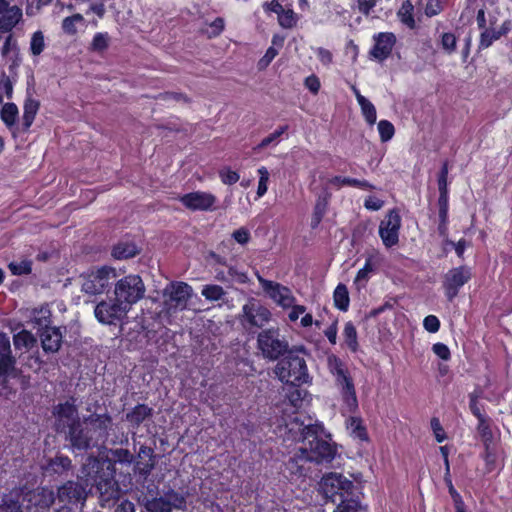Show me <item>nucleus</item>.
I'll use <instances>...</instances> for the list:
<instances>
[{"label": "nucleus", "mask_w": 512, "mask_h": 512, "mask_svg": "<svg viewBox=\"0 0 512 512\" xmlns=\"http://www.w3.org/2000/svg\"><path fill=\"white\" fill-rule=\"evenodd\" d=\"M111 424L112 417L107 412L90 414L84 417L83 422L68 430L64 434V440L72 452H87L97 446V439L93 435L98 432L101 436H107Z\"/></svg>", "instance_id": "nucleus-1"}, {"label": "nucleus", "mask_w": 512, "mask_h": 512, "mask_svg": "<svg viewBox=\"0 0 512 512\" xmlns=\"http://www.w3.org/2000/svg\"><path fill=\"white\" fill-rule=\"evenodd\" d=\"M321 432H323L321 425L304 426L301 432L302 446L290 462L308 461L316 464L331 462L335 457L336 448L329 441L320 438Z\"/></svg>", "instance_id": "nucleus-2"}, {"label": "nucleus", "mask_w": 512, "mask_h": 512, "mask_svg": "<svg viewBox=\"0 0 512 512\" xmlns=\"http://www.w3.org/2000/svg\"><path fill=\"white\" fill-rule=\"evenodd\" d=\"M116 468L112 465L108 456L97 457L90 455L83 463L79 476L88 484L90 492L97 487L106 486L115 481Z\"/></svg>", "instance_id": "nucleus-3"}, {"label": "nucleus", "mask_w": 512, "mask_h": 512, "mask_svg": "<svg viewBox=\"0 0 512 512\" xmlns=\"http://www.w3.org/2000/svg\"><path fill=\"white\" fill-rule=\"evenodd\" d=\"M274 373L282 382L292 385L305 383L309 377L304 358L299 357L293 351H288L277 363Z\"/></svg>", "instance_id": "nucleus-4"}, {"label": "nucleus", "mask_w": 512, "mask_h": 512, "mask_svg": "<svg viewBox=\"0 0 512 512\" xmlns=\"http://www.w3.org/2000/svg\"><path fill=\"white\" fill-rule=\"evenodd\" d=\"M57 500L64 505L83 507L91 495L90 488L78 475L76 480H67L57 487Z\"/></svg>", "instance_id": "nucleus-5"}, {"label": "nucleus", "mask_w": 512, "mask_h": 512, "mask_svg": "<svg viewBox=\"0 0 512 512\" xmlns=\"http://www.w3.org/2000/svg\"><path fill=\"white\" fill-rule=\"evenodd\" d=\"M52 414L54 416V430L58 434H66L68 430L80 423L76 398L71 396L64 403H58L53 407Z\"/></svg>", "instance_id": "nucleus-6"}, {"label": "nucleus", "mask_w": 512, "mask_h": 512, "mask_svg": "<svg viewBox=\"0 0 512 512\" xmlns=\"http://www.w3.org/2000/svg\"><path fill=\"white\" fill-rule=\"evenodd\" d=\"M145 290L141 277L131 274L116 282L114 295L131 308L144 297Z\"/></svg>", "instance_id": "nucleus-7"}, {"label": "nucleus", "mask_w": 512, "mask_h": 512, "mask_svg": "<svg viewBox=\"0 0 512 512\" xmlns=\"http://www.w3.org/2000/svg\"><path fill=\"white\" fill-rule=\"evenodd\" d=\"M116 277L112 267L103 266L93 269L82 276V291L89 295L103 293L109 286L110 280Z\"/></svg>", "instance_id": "nucleus-8"}, {"label": "nucleus", "mask_w": 512, "mask_h": 512, "mask_svg": "<svg viewBox=\"0 0 512 512\" xmlns=\"http://www.w3.org/2000/svg\"><path fill=\"white\" fill-rule=\"evenodd\" d=\"M192 295V287L185 282L177 281L167 285L163 290L167 313L170 314L172 309L183 310Z\"/></svg>", "instance_id": "nucleus-9"}, {"label": "nucleus", "mask_w": 512, "mask_h": 512, "mask_svg": "<svg viewBox=\"0 0 512 512\" xmlns=\"http://www.w3.org/2000/svg\"><path fill=\"white\" fill-rule=\"evenodd\" d=\"M157 455L154 448L142 444L135 455L133 464V474L137 482L144 483L148 480L157 464Z\"/></svg>", "instance_id": "nucleus-10"}, {"label": "nucleus", "mask_w": 512, "mask_h": 512, "mask_svg": "<svg viewBox=\"0 0 512 512\" xmlns=\"http://www.w3.org/2000/svg\"><path fill=\"white\" fill-rule=\"evenodd\" d=\"M257 279L265 294L278 306L283 309H289L293 306V303H295V297L288 287L278 282L264 279L260 275H257Z\"/></svg>", "instance_id": "nucleus-11"}, {"label": "nucleus", "mask_w": 512, "mask_h": 512, "mask_svg": "<svg viewBox=\"0 0 512 512\" xmlns=\"http://www.w3.org/2000/svg\"><path fill=\"white\" fill-rule=\"evenodd\" d=\"M276 330H266L258 336V346L263 355L271 360L278 359L281 355L287 354L288 343L278 338Z\"/></svg>", "instance_id": "nucleus-12"}, {"label": "nucleus", "mask_w": 512, "mask_h": 512, "mask_svg": "<svg viewBox=\"0 0 512 512\" xmlns=\"http://www.w3.org/2000/svg\"><path fill=\"white\" fill-rule=\"evenodd\" d=\"M401 216L397 210H390L380 222L379 236L385 247L395 246L399 241Z\"/></svg>", "instance_id": "nucleus-13"}, {"label": "nucleus", "mask_w": 512, "mask_h": 512, "mask_svg": "<svg viewBox=\"0 0 512 512\" xmlns=\"http://www.w3.org/2000/svg\"><path fill=\"white\" fill-rule=\"evenodd\" d=\"M131 308L115 298L100 302L94 309L97 320H121Z\"/></svg>", "instance_id": "nucleus-14"}, {"label": "nucleus", "mask_w": 512, "mask_h": 512, "mask_svg": "<svg viewBox=\"0 0 512 512\" xmlns=\"http://www.w3.org/2000/svg\"><path fill=\"white\" fill-rule=\"evenodd\" d=\"M321 485L326 495L334 496L339 494L341 499L350 497L351 490L354 488L352 481L338 473L325 475L322 478Z\"/></svg>", "instance_id": "nucleus-15"}, {"label": "nucleus", "mask_w": 512, "mask_h": 512, "mask_svg": "<svg viewBox=\"0 0 512 512\" xmlns=\"http://www.w3.org/2000/svg\"><path fill=\"white\" fill-rule=\"evenodd\" d=\"M374 45L370 56L380 62L386 60L396 44V36L392 32H380L373 35Z\"/></svg>", "instance_id": "nucleus-16"}, {"label": "nucleus", "mask_w": 512, "mask_h": 512, "mask_svg": "<svg viewBox=\"0 0 512 512\" xmlns=\"http://www.w3.org/2000/svg\"><path fill=\"white\" fill-rule=\"evenodd\" d=\"M335 381L340 389L342 399L347 405L349 412H355L358 408V400L353 379L349 372L347 371L346 373L342 374L340 371V375L335 377Z\"/></svg>", "instance_id": "nucleus-17"}, {"label": "nucleus", "mask_w": 512, "mask_h": 512, "mask_svg": "<svg viewBox=\"0 0 512 512\" xmlns=\"http://www.w3.org/2000/svg\"><path fill=\"white\" fill-rule=\"evenodd\" d=\"M21 18L22 10L19 7L0 0V33H9Z\"/></svg>", "instance_id": "nucleus-18"}, {"label": "nucleus", "mask_w": 512, "mask_h": 512, "mask_svg": "<svg viewBox=\"0 0 512 512\" xmlns=\"http://www.w3.org/2000/svg\"><path fill=\"white\" fill-rule=\"evenodd\" d=\"M98 494L99 506L103 509H112L123 498L117 480L107 483L106 486L95 488Z\"/></svg>", "instance_id": "nucleus-19"}, {"label": "nucleus", "mask_w": 512, "mask_h": 512, "mask_svg": "<svg viewBox=\"0 0 512 512\" xmlns=\"http://www.w3.org/2000/svg\"><path fill=\"white\" fill-rule=\"evenodd\" d=\"M180 201L190 210H208L214 205L216 198L211 193L196 191L183 195Z\"/></svg>", "instance_id": "nucleus-20"}, {"label": "nucleus", "mask_w": 512, "mask_h": 512, "mask_svg": "<svg viewBox=\"0 0 512 512\" xmlns=\"http://www.w3.org/2000/svg\"><path fill=\"white\" fill-rule=\"evenodd\" d=\"M470 278V273L464 268H455L450 270L445 276V293L449 299L454 298L460 287H462Z\"/></svg>", "instance_id": "nucleus-21"}, {"label": "nucleus", "mask_w": 512, "mask_h": 512, "mask_svg": "<svg viewBox=\"0 0 512 512\" xmlns=\"http://www.w3.org/2000/svg\"><path fill=\"white\" fill-rule=\"evenodd\" d=\"M65 310L66 307L62 301H53L31 309L29 317L31 320L59 319L63 316Z\"/></svg>", "instance_id": "nucleus-22"}, {"label": "nucleus", "mask_w": 512, "mask_h": 512, "mask_svg": "<svg viewBox=\"0 0 512 512\" xmlns=\"http://www.w3.org/2000/svg\"><path fill=\"white\" fill-rule=\"evenodd\" d=\"M73 469L72 460L62 454H56L54 457L49 458L43 466L44 472L49 475H65Z\"/></svg>", "instance_id": "nucleus-23"}, {"label": "nucleus", "mask_w": 512, "mask_h": 512, "mask_svg": "<svg viewBox=\"0 0 512 512\" xmlns=\"http://www.w3.org/2000/svg\"><path fill=\"white\" fill-rule=\"evenodd\" d=\"M40 340L46 353H55L60 349L62 334L57 327L45 326L40 334Z\"/></svg>", "instance_id": "nucleus-24"}, {"label": "nucleus", "mask_w": 512, "mask_h": 512, "mask_svg": "<svg viewBox=\"0 0 512 512\" xmlns=\"http://www.w3.org/2000/svg\"><path fill=\"white\" fill-rule=\"evenodd\" d=\"M154 410L147 404H137L125 415V420L130 423L133 428H139L146 420H150Z\"/></svg>", "instance_id": "nucleus-25"}, {"label": "nucleus", "mask_w": 512, "mask_h": 512, "mask_svg": "<svg viewBox=\"0 0 512 512\" xmlns=\"http://www.w3.org/2000/svg\"><path fill=\"white\" fill-rule=\"evenodd\" d=\"M511 29V23L509 21H505L499 28L490 27L486 28L480 37L479 47L482 49H486L490 47L494 41L498 40L505 34H507Z\"/></svg>", "instance_id": "nucleus-26"}, {"label": "nucleus", "mask_w": 512, "mask_h": 512, "mask_svg": "<svg viewBox=\"0 0 512 512\" xmlns=\"http://www.w3.org/2000/svg\"><path fill=\"white\" fill-rule=\"evenodd\" d=\"M344 186H353V187L360 188L362 190H368V189L373 188V186L365 180H358L355 178L342 177V176L331 177L325 183L326 189H329V188L340 189Z\"/></svg>", "instance_id": "nucleus-27"}, {"label": "nucleus", "mask_w": 512, "mask_h": 512, "mask_svg": "<svg viewBox=\"0 0 512 512\" xmlns=\"http://www.w3.org/2000/svg\"><path fill=\"white\" fill-rule=\"evenodd\" d=\"M16 357L12 354L10 338L5 333H0V364L2 370L16 367Z\"/></svg>", "instance_id": "nucleus-28"}, {"label": "nucleus", "mask_w": 512, "mask_h": 512, "mask_svg": "<svg viewBox=\"0 0 512 512\" xmlns=\"http://www.w3.org/2000/svg\"><path fill=\"white\" fill-rule=\"evenodd\" d=\"M34 504L40 509H49L57 499V492L48 487H38L32 492Z\"/></svg>", "instance_id": "nucleus-29"}, {"label": "nucleus", "mask_w": 512, "mask_h": 512, "mask_svg": "<svg viewBox=\"0 0 512 512\" xmlns=\"http://www.w3.org/2000/svg\"><path fill=\"white\" fill-rule=\"evenodd\" d=\"M22 495L19 491H10L0 500V512H23Z\"/></svg>", "instance_id": "nucleus-30"}, {"label": "nucleus", "mask_w": 512, "mask_h": 512, "mask_svg": "<svg viewBox=\"0 0 512 512\" xmlns=\"http://www.w3.org/2000/svg\"><path fill=\"white\" fill-rule=\"evenodd\" d=\"M246 320H268L270 312L256 300H250L243 306Z\"/></svg>", "instance_id": "nucleus-31"}, {"label": "nucleus", "mask_w": 512, "mask_h": 512, "mask_svg": "<svg viewBox=\"0 0 512 512\" xmlns=\"http://www.w3.org/2000/svg\"><path fill=\"white\" fill-rule=\"evenodd\" d=\"M139 253L137 246L130 241H121L112 249V256L117 260L132 258Z\"/></svg>", "instance_id": "nucleus-32"}, {"label": "nucleus", "mask_w": 512, "mask_h": 512, "mask_svg": "<svg viewBox=\"0 0 512 512\" xmlns=\"http://www.w3.org/2000/svg\"><path fill=\"white\" fill-rule=\"evenodd\" d=\"M13 344L16 350H30L37 344L36 337L28 330H21L13 335Z\"/></svg>", "instance_id": "nucleus-33"}, {"label": "nucleus", "mask_w": 512, "mask_h": 512, "mask_svg": "<svg viewBox=\"0 0 512 512\" xmlns=\"http://www.w3.org/2000/svg\"><path fill=\"white\" fill-rule=\"evenodd\" d=\"M86 21L81 14H74L66 17L62 21V30L65 34L73 36L78 32L79 28L85 27Z\"/></svg>", "instance_id": "nucleus-34"}, {"label": "nucleus", "mask_w": 512, "mask_h": 512, "mask_svg": "<svg viewBox=\"0 0 512 512\" xmlns=\"http://www.w3.org/2000/svg\"><path fill=\"white\" fill-rule=\"evenodd\" d=\"M107 456L114 467L116 463L131 465L135 461V455L125 448L110 449Z\"/></svg>", "instance_id": "nucleus-35"}, {"label": "nucleus", "mask_w": 512, "mask_h": 512, "mask_svg": "<svg viewBox=\"0 0 512 512\" xmlns=\"http://www.w3.org/2000/svg\"><path fill=\"white\" fill-rule=\"evenodd\" d=\"M334 512H367V507L363 506L357 499L346 497L341 499Z\"/></svg>", "instance_id": "nucleus-36"}, {"label": "nucleus", "mask_w": 512, "mask_h": 512, "mask_svg": "<svg viewBox=\"0 0 512 512\" xmlns=\"http://www.w3.org/2000/svg\"><path fill=\"white\" fill-rule=\"evenodd\" d=\"M144 506L147 512H172L173 510L163 495L147 499Z\"/></svg>", "instance_id": "nucleus-37"}, {"label": "nucleus", "mask_w": 512, "mask_h": 512, "mask_svg": "<svg viewBox=\"0 0 512 512\" xmlns=\"http://www.w3.org/2000/svg\"><path fill=\"white\" fill-rule=\"evenodd\" d=\"M163 497L169 502L172 509L185 510L186 509V498L184 495L175 491L172 488L164 491Z\"/></svg>", "instance_id": "nucleus-38"}, {"label": "nucleus", "mask_w": 512, "mask_h": 512, "mask_svg": "<svg viewBox=\"0 0 512 512\" xmlns=\"http://www.w3.org/2000/svg\"><path fill=\"white\" fill-rule=\"evenodd\" d=\"M335 306L342 310L346 311L349 306V294L345 285L339 284L334 291L333 295Z\"/></svg>", "instance_id": "nucleus-39"}, {"label": "nucleus", "mask_w": 512, "mask_h": 512, "mask_svg": "<svg viewBox=\"0 0 512 512\" xmlns=\"http://www.w3.org/2000/svg\"><path fill=\"white\" fill-rule=\"evenodd\" d=\"M1 55L8 60L15 62L18 58V48L16 41L8 34L5 38L4 44L1 49Z\"/></svg>", "instance_id": "nucleus-40"}, {"label": "nucleus", "mask_w": 512, "mask_h": 512, "mask_svg": "<svg viewBox=\"0 0 512 512\" xmlns=\"http://www.w3.org/2000/svg\"><path fill=\"white\" fill-rule=\"evenodd\" d=\"M0 117L8 127L13 126L16 123L18 117L17 106L14 103H6L1 108Z\"/></svg>", "instance_id": "nucleus-41"}, {"label": "nucleus", "mask_w": 512, "mask_h": 512, "mask_svg": "<svg viewBox=\"0 0 512 512\" xmlns=\"http://www.w3.org/2000/svg\"><path fill=\"white\" fill-rule=\"evenodd\" d=\"M38 109H39V102L37 100L29 98L25 101L23 122L27 128L31 126V124L37 114Z\"/></svg>", "instance_id": "nucleus-42"}, {"label": "nucleus", "mask_w": 512, "mask_h": 512, "mask_svg": "<svg viewBox=\"0 0 512 512\" xmlns=\"http://www.w3.org/2000/svg\"><path fill=\"white\" fill-rule=\"evenodd\" d=\"M287 126H282L275 130L273 133L262 139V141L254 148L255 151H260L269 146H276L280 142V136L287 131Z\"/></svg>", "instance_id": "nucleus-43"}, {"label": "nucleus", "mask_w": 512, "mask_h": 512, "mask_svg": "<svg viewBox=\"0 0 512 512\" xmlns=\"http://www.w3.org/2000/svg\"><path fill=\"white\" fill-rule=\"evenodd\" d=\"M201 294L208 301H219L225 296V291L219 285L209 284L203 286Z\"/></svg>", "instance_id": "nucleus-44"}, {"label": "nucleus", "mask_w": 512, "mask_h": 512, "mask_svg": "<svg viewBox=\"0 0 512 512\" xmlns=\"http://www.w3.org/2000/svg\"><path fill=\"white\" fill-rule=\"evenodd\" d=\"M376 262H377L376 257L374 255H370L366 259V262H365L363 268H361L358 271L356 278H355V282L365 284L367 282V280L369 279L370 273L373 271L374 266L376 265Z\"/></svg>", "instance_id": "nucleus-45"}, {"label": "nucleus", "mask_w": 512, "mask_h": 512, "mask_svg": "<svg viewBox=\"0 0 512 512\" xmlns=\"http://www.w3.org/2000/svg\"><path fill=\"white\" fill-rule=\"evenodd\" d=\"M298 16L293 9L288 5L285 10L278 16V22L283 28H292L296 25Z\"/></svg>", "instance_id": "nucleus-46"}, {"label": "nucleus", "mask_w": 512, "mask_h": 512, "mask_svg": "<svg viewBox=\"0 0 512 512\" xmlns=\"http://www.w3.org/2000/svg\"><path fill=\"white\" fill-rule=\"evenodd\" d=\"M477 431L481 437L483 444H492L493 433L490 428V418H481L478 420Z\"/></svg>", "instance_id": "nucleus-47"}, {"label": "nucleus", "mask_w": 512, "mask_h": 512, "mask_svg": "<svg viewBox=\"0 0 512 512\" xmlns=\"http://www.w3.org/2000/svg\"><path fill=\"white\" fill-rule=\"evenodd\" d=\"M482 396V391H474L469 394V408L472 414L480 420L481 418H487L486 414L483 411V407L479 405L478 399Z\"/></svg>", "instance_id": "nucleus-48"}, {"label": "nucleus", "mask_w": 512, "mask_h": 512, "mask_svg": "<svg viewBox=\"0 0 512 512\" xmlns=\"http://www.w3.org/2000/svg\"><path fill=\"white\" fill-rule=\"evenodd\" d=\"M359 106L366 122L371 126L374 125L377 120V112L373 103L366 99L362 100V102L359 103Z\"/></svg>", "instance_id": "nucleus-49"}, {"label": "nucleus", "mask_w": 512, "mask_h": 512, "mask_svg": "<svg viewBox=\"0 0 512 512\" xmlns=\"http://www.w3.org/2000/svg\"><path fill=\"white\" fill-rule=\"evenodd\" d=\"M290 386L289 392L287 394V397L290 401V403L294 407H299L305 396L307 395V391L305 389L299 388L300 385H292L288 384Z\"/></svg>", "instance_id": "nucleus-50"}, {"label": "nucleus", "mask_w": 512, "mask_h": 512, "mask_svg": "<svg viewBox=\"0 0 512 512\" xmlns=\"http://www.w3.org/2000/svg\"><path fill=\"white\" fill-rule=\"evenodd\" d=\"M45 48V38L41 31L32 34L30 40V51L34 56L40 55Z\"/></svg>", "instance_id": "nucleus-51"}, {"label": "nucleus", "mask_w": 512, "mask_h": 512, "mask_svg": "<svg viewBox=\"0 0 512 512\" xmlns=\"http://www.w3.org/2000/svg\"><path fill=\"white\" fill-rule=\"evenodd\" d=\"M440 44L446 54H453L456 51L457 38L453 33H443L440 38Z\"/></svg>", "instance_id": "nucleus-52"}, {"label": "nucleus", "mask_w": 512, "mask_h": 512, "mask_svg": "<svg viewBox=\"0 0 512 512\" xmlns=\"http://www.w3.org/2000/svg\"><path fill=\"white\" fill-rule=\"evenodd\" d=\"M259 182L257 187V198L263 197L268 190V182H269V171L266 167L262 166L258 169Z\"/></svg>", "instance_id": "nucleus-53"}, {"label": "nucleus", "mask_w": 512, "mask_h": 512, "mask_svg": "<svg viewBox=\"0 0 512 512\" xmlns=\"http://www.w3.org/2000/svg\"><path fill=\"white\" fill-rule=\"evenodd\" d=\"M378 132L380 135V139L382 142H387L392 139L395 133V129L393 124L388 120H381L379 121L378 125Z\"/></svg>", "instance_id": "nucleus-54"}, {"label": "nucleus", "mask_w": 512, "mask_h": 512, "mask_svg": "<svg viewBox=\"0 0 512 512\" xmlns=\"http://www.w3.org/2000/svg\"><path fill=\"white\" fill-rule=\"evenodd\" d=\"M413 7L410 4V2H406L402 5L398 12V16L400 17V20L406 24L408 27L413 28L415 21L412 14Z\"/></svg>", "instance_id": "nucleus-55"}, {"label": "nucleus", "mask_w": 512, "mask_h": 512, "mask_svg": "<svg viewBox=\"0 0 512 512\" xmlns=\"http://www.w3.org/2000/svg\"><path fill=\"white\" fill-rule=\"evenodd\" d=\"M350 426L352 428V433L356 438L360 439L361 441L368 440L366 428L362 425V422L359 418L351 417Z\"/></svg>", "instance_id": "nucleus-56"}, {"label": "nucleus", "mask_w": 512, "mask_h": 512, "mask_svg": "<svg viewBox=\"0 0 512 512\" xmlns=\"http://www.w3.org/2000/svg\"><path fill=\"white\" fill-rule=\"evenodd\" d=\"M109 35L108 33L98 32L94 35L91 43V48L94 51H103L108 47Z\"/></svg>", "instance_id": "nucleus-57"}, {"label": "nucleus", "mask_w": 512, "mask_h": 512, "mask_svg": "<svg viewBox=\"0 0 512 512\" xmlns=\"http://www.w3.org/2000/svg\"><path fill=\"white\" fill-rule=\"evenodd\" d=\"M344 335L348 347L355 352L358 346L357 333L355 327L351 323L346 324L344 329Z\"/></svg>", "instance_id": "nucleus-58"}, {"label": "nucleus", "mask_w": 512, "mask_h": 512, "mask_svg": "<svg viewBox=\"0 0 512 512\" xmlns=\"http://www.w3.org/2000/svg\"><path fill=\"white\" fill-rule=\"evenodd\" d=\"M287 0H272L263 4V8L266 12H273L279 16L288 4H284Z\"/></svg>", "instance_id": "nucleus-59"}, {"label": "nucleus", "mask_w": 512, "mask_h": 512, "mask_svg": "<svg viewBox=\"0 0 512 512\" xmlns=\"http://www.w3.org/2000/svg\"><path fill=\"white\" fill-rule=\"evenodd\" d=\"M279 53V49L274 47V46H270L266 53L264 54V56L259 60L258 62V68L259 69H265L269 66V64L272 62V60L278 55Z\"/></svg>", "instance_id": "nucleus-60"}, {"label": "nucleus", "mask_w": 512, "mask_h": 512, "mask_svg": "<svg viewBox=\"0 0 512 512\" xmlns=\"http://www.w3.org/2000/svg\"><path fill=\"white\" fill-rule=\"evenodd\" d=\"M290 308L289 320H298L299 317H301V320H312L311 315L306 313L304 306L293 303V306Z\"/></svg>", "instance_id": "nucleus-61"}, {"label": "nucleus", "mask_w": 512, "mask_h": 512, "mask_svg": "<svg viewBox=\"0 0 512 512\" xmlns=\"http://www.w3.org/2000/svg\"><path fill=\"white\" fill-rule=\"evenodd\" d=\"M329 368L335 377L340 375V371L342 374L348 371L345 364L336 356L329 357Z\"/></svg>", "instance_id": "nucleus-62"}, {"label": "nucleus", "mask_w": 512, "mask_h": 512, "mask_svg": "<svg viewBox=\"0 0 512 512\" xmlns=\"http://www.w3.org/2000/svg\"><path fill=\"white\" fill-rule=\"evenodd\" d=\"M9 269L14 275H24L31 272V265L28 261L12 262L9 264Z\"/></svg>", "instance_id": "nucleus-63"}, {"label": "nucleus", "mask_w": 512, "mask_h": 512, "mask_svg": "<svg viewBox=\"0 0 512 512\" xmlns=\"http://www.w3.org/2000/svg\"><path fill=\"white\" fill-rule=\"evenodd\" d=\"M112 509L113 512H136V505L133 501L123 497Z\"/></svg>", "instance_id": "nucleus-64"}]
</instances>
